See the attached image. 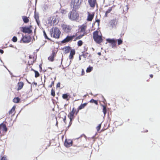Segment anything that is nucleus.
<instances>
[{"instance_id":"obj_1","label":"nucleus","mask_w":160,"mask_h":160,"mask_svg":"<svg viewBox=\"0 0 160 160\" xmlns=\"http://www.w3.org/2000/svg\"><path fill=\"white\" fill-rule=\"evenodd\" d=\"M87 25L86 24H83L81 25L79 28L78 31L75 34L76 36L74 41L79 39L84 36L86 35L88 33L86 29Z\"/></svg>"},{"instance_id":"obj_2","label":"nucleus","mask_w":160,"mask_h":160,"mask_svg":"<svg viewBox=\"0 0 160 160\" xmlns=\"http://www.w3.org/2000/svg\"><path fill=\"white\" fill-rule=\"evenodd\" d=\"M93 38L94 41L97 43L100 44L102 42L103 39L102 35L101 33L100 35L99 32L98 31L93 32Z\"/></svg>"},{"instance_id":"obj_3","label":"nucleus","mask_w":160,"mask_h":160,"mask_svg":"<svg viewBox=\"0 0 160 160\" xmlns=\"http://www.w3.org/2000/svg\"><path fill=\"white\" fill-rule=\"evenodd\" d=\"M51 35L53 38L58 39L61 34V32L58 28L55 27L52 28L50 31Z\"/></svg>"},{"instance_id":"obj_4","label":"nucleus","mask_w":160,"mask_h":160,"mask_svg":"<svg viewBox=\"0 0 160 160\" xmlns=\"http://www.w3.org/2000/svg\"><path fill=\"white\" fill-rule=\"evenodd\" d=\"M83 0H72L71 3V6L75 10H77L80 6Z\"/></svg>"},{"instance_id":"obj_5","label":"nucleus","mask_w":160,"mask_h":160,"mask_svg":"<svg viewBox=\"0 0 160 160\" xmlns=\"http://www.w3.org/2000/svg\"><path fill=\"white\" fill-rule=\"evenodd\" d=\"M76 10L73 9L68 14L69 18L72 20H75L78 18L79 15Z\"/></svg>"},{"instance_id":"obj_6","label":"nucleus","mask_w":160,"mask_h":160,"mask_svg":"<svg viewBox=\"0 0 160 160\" xmlns=\"http://www.w3.org/2000/svg\"><path fill=\"white\" fill-rule=\"evenodd\" d=\"M78 112L79 111L78 109L76 110L74 107L72 108V111L69 112L68 115V117L70 119V122H71L72 120L75 117L74 114L77 115Z\"/></svg>"},{"instance_id":"obj_7","label":"nucleus","mask_w":160,"mask_h":160,"mask_svg":"<svg viewBox=\"0 0 160 160\" xmlns=\"http://www.w3.org/2000/svg\"><path fill=\"white\" fill-rule=\"evenodd\" d=\"M32 28V26L30 25L28 27H23L20 28L21 31L25 33L29 34L32 32V30L31 28Z\"/></svg>"},{"instance_id":"obj_8","label":"nucleus","mask_w":160,"mask_h":160,"mask_svg":"<svg viewBox=\"0 0 160 160\" xmlns=\"http://www.w3.org/2000/svg\"><path fill=\"white\" fill-rule=\"evenodd\" d=\"M37 55L33 53L32 55H30L29 56V60L28 62V64L29 66L32 65L36 61L37 59Z\"/></svg>"},{"instance_id":"obj_9","label":"nucleus","mask_w":160,"mask_h":160,"mask_svg":"<svg viewBox=\"0 0 160 160\" xmlns=\"http://www.w3.org/2000/svg\"><path fill=\"white\" fill-rule=\"evenodd\" d=\"M76 37V36L75 34L73 35L72 36H67L66 37L62 40L61 42L62 43H67L69 42H71L72 40Z\"/></svg>"},{"instance_id":"obj_10","label":"nucleus","mask_w":160,"mask_h":160,"mask_svg":"<svg viewBox=\"0 0 160 160\" xmlns=\"http://www.w3.org/2000/svg\"><path fill=\"white\" fill-rule=\"evenodd\" d=\"M22 38L21 39L20 42H23L24 43H28L31 40L32 38L29 36L25 35L23 36L22 35Z\"/></svg>"},{"instance_id":"obj_11","label":"nucleus","mask_w":160,"mask_h":160,"mask_svg":"<svg viewBox=\"0 0 160 160\" xmlns=\"http://www.w3.org/2000/svg\"><path fill=\"white\" fill-rule=\"evenodd\" d=\"M72 141V144L74 146L79 147L82 140L80 138H78L74 139Z\"/></svg>"},{"instance_id":"obj_12","label":"nucleus","mask_w":160,"mask_h":160,"mask_svg":"<svg viewBox=\"0 0 160 160\" xmlns=\"http://www.w3.org/2000/svg\"><path fill=\"white\" fill-rule=\"evenodd\" d=\"M57 53V52L55 50L52 51V53L50 56L48 58V60L51 61L53 62L54 60V58L56 57Z\"/></svg>"},{"instance_id":"obj_13","label":"nucleus","mask_w":160,"mask_h":160,"mask_svg":"<svg viewBox=\"0 0 160 160\" xmlns=\"http://www.w3.org/2000/svg\"><path fill=\"white\" fill-rule=\"evenodd\" d=\"M62 28L63 30L66 33L70 32L72 29L71 27L69 25L64 24L62 25Z\"/></svg>"},{"instance_id":"obj_14","label":"nucleus","mask_w":160,"mask_h":160,"mask_svg":"<svg viewBox=\"0 0 160 160\" xmlns=\"http://www.w3.org/2000/svg\"><path fill=\"white\" fill-rule=\"evenodd\" d=\"M64 145L67 148L71 147L73 145L72 140L70 139H66L64 142Z\"/></svg>"},{"instance_id":"obj_15","label":"nucleus","mask_w":160,"mask_h":160,"mask_svg":"<svg viewBox=\"0 0 160 160\" xmlns=\"http://www.w3.org/2000/svg\"><path fill=\"white\" fill-rule=\"evenodd\" d=\"M88 2L90 7L92 8H94L96 5L97 4L96 0H88Z\"/></svg>"},{"instance_id":"obj_16","label":"nucleus","mask_w":160,"mask_h":160,"mask_svg":"<svg viewBox=\"0 0 160 160\" xmlns=\"http://www.w3.org/2000/svg\"><path fill=\"white\" fill-rule=\"evenodd\" d=\"M88 15L87 16V20L88 21H91L94 18V13L92 12V13H90L89 12H88Z\"/></svg>"},{"instance_id":"obj_17","label":"nucleus","mask_w":160,"mask_h":160,"mask_svg":"<svg viewBox=\"0 0 160 160\" xmlns=\"http://www.w3.org/2000/svg\"><path fill=\"white\" fill-rule=\"evenodd\" d=\"M24 85V83L22 82H19L17 85V88H16V90L18 91L21 90Z\"/></svg>"},{"instance_id":"obj_18","label":"nucleus","mask_w":160,"mask_h":160,"mask_svg":"<svg viewBox=\"0 0 160 160\" xmlns=\"http://www.w3.org/2000/svg\"><path fill=\"white\" fill-rule=\"evenodd\" d=\"M107 41L109 43L112 44V47H114L116 46V41L113 39H107Z\"/></svg>"},{"instance_id":"obj_19","label":"nucleus","mask_w":160,"mask_h":160,"mask_svg":"<svg viewBox=\"0 0 160 160\" xmlns=\"http://www.w3.org/2000/svg\"><path fill=\"white\" fill-rule=\"evenodd\" d=\"M75 54V51L74 49H72L70 50V52L69 56V58L72 59L73 58V56Z\"/></svg>"},{"instance_id":"obj_20","label":"nucleus","mask_w":160,"mask_h":160,"mask_svg":"<svg viewBox=\"0 0 160 160\" xmlns=\"http://www.w3.org/2000/svg\"><path fill=\"white\" fill-rule=\"evenodd\" d=\"M34 18L36 20V21L38 24H39V23L40 22V21L39 20V17L38 14L37 13L36 11L34 13Z\"/></svg>"},{"instance_id":"obj_21","label":"nucleus","mask_w":160,"mask_h":160,"mask_svg":"<svg viewBox=\"0 0 160 160\" xmlns=\"http://www.w3.org/2000/svg\"><path fill=\"white\" fill-rule=\"evenodd\" d=\"M88 104V103H85L83 104H81L78 108L77 109L79 111V110L83 109Z\"/></svg>"},{"instance_id":"obj_22","label":"nucleus","mask_w":160,"mask_h":160,"mask_svg":"<svg viewBox=\"0 0 160 160\" xmlns=\"http://www.w3.org/2000/svg\"><path fill=\"white\" fill-rule=\"evenodd\" d=\"M62 98L63 99L68 101L70 99V97L68 93H66L62 95Z\"/></svg>"},{"instance_id":"obj_23","label":"nucleus","mask_w":160,"mask_h":160,"mask_svg":"<svg viewBox=\"0 0 160 160\" xmlns=\"http://www.w3.org/2000/svg\"><path fill=\"white\" fill-rule=\"evenodd\" d=\"M2 128L3 131H4L5 132H6L8 131V128L6 127L5 124L2 123L0 124V130L1 128Z\"/></svg>"},{"instance_id":"obj_24","label":"nucleus","mask_w":160,"mask_h":160,"mask_svg":"<svg viewBox=\"0 0 160 160\" xmlns=\"http://www.w3.org/2000/svg\"><path fill=\"white\" fill-rule=\"evenodd\" d=\"M114 7H110L109 8L108 10L105 12V16L106 17H108V14L110 13V12L112 11V9Z\"/></svg>"},{"instance_id":"obj_25","label":"nucleus","mask_w":160,"mask_h":160,"mask_svg":"<svg viewBox=\"0 0 160 160\" xmlns=\"http://www.w3.org/2000/svg\"><path fill=\"white\" fill-rule=\"evenodd\" d=\"M22 19L25 23H27L29 22L28 18L26 16H22Z\"/></svg>"},{"instance_id":"obj_26","label":"nucleus","mask_w":160,"mask_h":160,"mask_svg":"<svg viewBox=\"0 0 160 160\" xmlns=\"http://www.w3.org/2000/svg\"><path fill=\"white\" fill-rule=\"evenodd\" d=\"M110 25L112 27L115 26V25L116 24L117 22L116 20L113 19L111 20L110 22Z\"/></svg>"},{"instance_id":"obj_27","label":"nucleus","mask_w":160,"mask_h":160,"mask_svg":"<svg viewBox=\"0 0 160 160\" xmlns=\"http://www.w3.org/2000/svg\"><path fill=\"white\" fill-rule=\"evenodd\" d=\"M16 107L15 106H13L11 109L9 111V115L13 114L14 115L15 113V109Z\"/></svg>"},{"instance_id":"obj_28","label":"nucleus","mask_w":160,"mask_h":160,"mask_svg":"<svg viewBox=\"0 0 160 160\" xmlns=\"http://www.w3.org/2000/svg\"><path fill=\"white\" fill-rule=\"evenodd\" d=\"M64 49L65 52L66 53H69L72 49L71 47L69 46L65 47L64 48Z\"/></svg>"},{"instance_id":"obj_29","label":"nucleus","mask_w":160,"mask_h":160,"mask_svg":"<svg viewBox=\"0 0 160 160\" xmlns=\"http://www.w3.org/2000/svg\"><path fill=\"white\" fill-rule=\"evenodd\" d=\"M20 100V99L18 97H15L13 99V101L15 103H18L19 102Z\"/></svg>"},{"instance_id":"obj_30","label":"nucleus","mask_w":160,"mask_h":160,"mask_svg":"<svg viewBox=\"0 0 160 160\" xmlns=\"http://www.w3.org/2000/svg\"><path fill=\"white\" fill-rule=\"evenodd\" d=\"M89 102L90 103H94L96 105H97L98 106V101L97 100H94L93 99H91Z\"/></svg>"},{"instance_id":"obj_31","label":"nucleus","mask_w":160,"mask_h":160,"mask_svg":"<svg viewBox=\"0 0 160 160\" xmlns=\"http://www.w3.org/2000/svg\"><path fill=\"white\" fill-rule=\"evenodd\" d=\"M59 114L60 117H61V114L63 115L64 117H63V121H64V122H65V121L66 120V113L64 112H60Z\"/></svg>"},{"instance_id":"obj_32","label":"nucleus","mask_w":160,"mask_h":160,"mask_svg":"<svg viewBox=\"0 0 160 160\" xmlns=\"http://www.w3.org/2000/svg\"><path fill=\"white\" fill-rule=\"evenodd\" d=\"M33 71L34 72L35 75V77L36 78L39 77L40 76V74L38 71L33 69Z\"/></svg>"},{"instance_id":"obj_33","label":"nucleus","mask_w":160,"mask_h":160,"mask_svg":"<svg viewBox=\"0 0 160 160\" xmlns=\"http://www.w3.org/2000/svg\"><path fill=\"white\" fill-rule=\"evenodd\" d=\"M103 110L102 112L104 114V116H105L107 112V109L106 107L104 105H102Z\"/></svg>"},{"instance_id":"obj_34","label":"nucleus","mask_w":160,"mask_h":160,"mask_svg":"<svg viewBox=\"0 0 160 160\" xmlns=\"http://www.w3.org/2000/svg\"><path fill=\"white\" fill-rule=\"evenodd\" d=\"M93 69L92 67H89L87 68L86 70V72H91Z\"/></svg>"},{"instance_id":"obj_35","label":"nucleus","mask_w":160,"mask_h":160,"mask_svg":"<svg viewBox=\"0 0 160 160\" xmlns=\"http://www.w3.org/2000/svg\"><path fill=\"white\" fill-rule=\"evenodd\" d=\"M83 44L82 41V40H79L77 42V45L78 46L80 47Z\"/></svg>"},{"instance_id":"obj_36","label":"nucleus","mask_w":160,"mask_h":160,"mask_svg":"<svg viewBox=\"0 0 160 160\" xmlns=\"http://www.w3.org/2000/svg\"><path fill=\"white\" fill-rule=\"evenodd\" d=\"M51 95L52 96L54 97L55 95V91L54 89H52L51 91Z\"/></svg>"},{"instance_id":"obj_37","label":"nucleus","mask_w":160,"mask_h":160,"mask_svg":"<svg viewBox=\"0 0 160 160\" xmlns=\"http://www.w3.org/2000/svg\"><path fill=\"white\" fill-rule=\"evenodd\" d=\"M123 41L121 39H118V45L122 44Z\"/></svg>"},{"instance_id":"obj_38","label":"nucleus","mask_w":160,"mask_h":160,"mask_svg":"<svg viewBox=\"0 0 160 160\" xmlns=\"http://www.w3.org/2000/svg\"><path fill=\"white\" fill-rule=\"evenodd\" d=\"M43 34H44V36L45 38L46 39H47L48 40H50V39L47 36L46 32H45L44 30L43 31Z\"/></svg>"},{"instance_id":"obj_39","label":"nucleus","mask_w":160,"mask_h":160,"mask_svg":"<svg viewBox=\"0 0 160 160\" xmlns=\"http://www.w3.org/2000/svg\"><path fill=\"white\" fill-rule=\"evenodd\" d=\"M12 41L15 42L17 41V38L16 36H14L12 39Z\"/></svg>"},{"instance_id":"obj_40","label":"nucleus","mask_w":160,"mask_h":160,"mask_svg":"<svg viewBox=\"0 0 160 160\" xmlns=\"http://www.w3.org/2000/svg\"><path fill=\"white\" fill-rule=\"evenodd\" d=\"M101 126V124H100L98 125L96 127V129L97 131L98 132L99 131L100 129Z\"/></svg>"},{"instance_id":"obj_41","label":"nucleus","mask_w":160,"mask_h":160,"mask_svg":"<svg viewBox=\"0 0 160 160\" xmlns=\"http://www.w3.org/2000/svg\"><path fill=\"white\" fill-rule=\"evenodd\" d=\"M51 71L50 72L49 71L48 69H47V70H46L45 71V74H47L48 75H49L51 73Z\"/></svg>"},{"instance_id":"obj_42","label":"nucleus","mask_w":160,"mask_h":160,"mask_svg":"<svg viewBox=\"0 0 160 160\" xmlns=\"http://www.w3.org/2000/svg\"><path fill=\"white\" fill-rule=\"evenodd\" d=\"M54 81H52V82L50 84V85L48 86V87H49V88H52V86L54 85Z\"/></svg>"},{"instance_id":"obj_43","label":"nucleus","mask_w":160,"mask_h":160,"mask_svg":"<svg viewBox=\"0 0 160 160\" xmlns=\"http://www.w3.org/2000/svg\"><path fill=\"white\" fill-rule=\"evenodd\" d=\"M0 160H7L6 156H4L2 157Z\"/></svg>"},{"instance_id":"obj_44","label":"nucleus","mask_w":160,"mask_h":160,"mask_svg":"<svg viewBox=\"0 0 160 160\" xmlns=\"http://www.w3.org/2000/svg\"><path fill=\"white\" fill-rule=\"evenodd\" d=\"M84 74H85V72H84V70H83V69H82V70L81 75H84Z\"/></svg>"},{"instance_id":"obj_45","label":"nucleus","mask_w":160,"mask_h":160,"mask_svg":"<svg viewBox=\"0 0 160 160\" xmlns=\"http://www.w3.org/2000/svg\"><path fill=\"white\" fill-rule=\"evenodd\" d=\"M95 22H97L98 23V25L99 24V23L100 22V21L99 19H97L96 20Z\"/></svg>"},{"instance_id":"obj_46","label":"nucleus","mask_w":160,"mask_h":160,"mask_svg":"<svg viewBox=\"0 0 160 160\" xmlns=\"http://www.w3.org/2000/svg\"><path fill=\"white\" fill-rule=\"evenodd\" d=\"M4 52V51L3 50L0 49V53H1L2 54Z\"/></svg>"},{"instance_id":"obj_47","label":"nucleus","mask_w":160,"mask_h":160,"mask_svg":"<svg viewBox=\"0 0 160 160\" xmlns=\"http://www.w3.org/2000/svg\"><path fill=\"white\" fill-rule=\"evenodd\" d=\"M150 77L151 78H152L153 77V75L152 74H150Z\"/></svg>"},{"instance_id":"obj_48","label":"nucleus","mask_w":160,"mask_h":160,"mask_svg":"<svg viewBox=\"0 0 160 160\" xmlns=\"http://www.w3.org/2000/svg\"><path fill=\"white\" fill-rule=\"evenodd\" d=\"M60 83H58V84H57V86L58 87H60Z\"/></svg>"},{"instance_id":"obj_49","label":"nucleus","mask_w":160,"mask_h":160,"mask_svg":"<svg viewBox=\"0 0 160 160\" xmlns=\"http://www.w3.org/2000/svg\"><path fill=\"white\" fill-rule=\"evenodd\" d=\"M82 56H84V55H81L80 56H79V59L80 60H81V57Z\"/></svg>"},{"instance_id":"obj_50","label":"nucleus","mask_w":160,"mask_h":160,"mask_svg":"<svg viewBox=\"0 0 160 160\" xmlns=\"http://www.w3.org/2000/svg\"><path fill=\"white\" fill-rule=\"evenodd\" d=\"M98 55H100H100H101V52H98Z\"/></svg>"},{"instance_id":"obj_51","label":"nucleus","mask_w":160,"mask_h":160,"mask_svg":"<svg viewBox=\"0 0 160 160\" xmlns=\"http://www.w3.org/2000/svg\"><path fill=\"white\" fill-rule=\"evenodd\" d=\"M49 69H50L51 70H52V69L51 68H48Z\"/></svg>"},{"instance_id":"obj_52","label":"nucleus","mask_w":160,"mask_h":160,"mask_svg":"<svg viewBox=\"0 0 160 160\" xmlns=\"http://www.w3.org/2000/svg\"><path fill=\"white\" fill-rule=\"evenodd\" d=\"M20 33L19 32H18V34H20Z\"/></svg>"}]
</instances>
